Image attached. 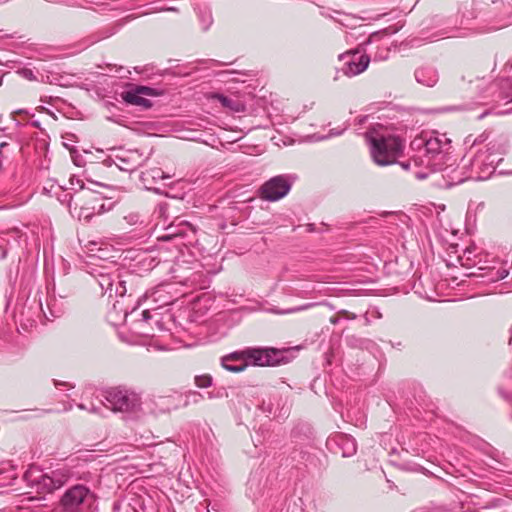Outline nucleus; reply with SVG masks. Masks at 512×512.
<instances>
[{"label": "nucleus", "instance_id": "obj_7", "mask_svg": "<svg viewBox=\"0 0 512 512\" xmlns=\"http://www.w3.org/2000/svg\"><path fill=\"white\" fill-rule=\"evenodd\" d=\"M451 140L445 134H436L425 141L424 149L428 157L427 165L433 170H441L445 160L449 159Z\"/></svg>", "mask_w": 512, "mask_h": 512}, {"label": "nucleus", "instance_id": "obj_23", "mask_svg": "<svg viewBox=\"0 0 512 512\" xmlns=\"http://www.w3.org/2000/svg\"><path fill=\"white\" fill-rule=\"evenodd\" d=\"M126 293H127L126 281L123 280L121 278L120 274L118 273V279H116L115 285H114V296L123 297Z\"/></svg>", "mask_w": 512, "mask_h": 512}, {"label": "nucleus", "instance_id": "obj_44", "mask_svg": "<svg viewBox=\"0 0 512 512\" xmlns=\"http://www.w3.org/2000/svg\"><path fill=\"white\" fill-rule=\"evenodd\" d=\"M477 80H478V81H481V82H483V83H485V84H486V81H485V79H484V78L477 79Z\"/></svg>", "mask_w": 512, "mask_h": 512}, {"label": "nucleus", "instance_id": "obj_9", "mask_svg": "<svg viewBox=\"0 0 512 512\" xmlns=\"http://www.w3.org/2000/svg\"><path fill=\"white\" fill-rule=\"evenodd\" d=\"M291 186L286 175L274 176L260 187V197L271 202L277 201L289 193Z\"/></svg>", "mask_w": 512, "mask_h": 512}, {"label": "nucleus", "instance_id": "obj_2", "mask_svg": "<svg viewBox=\"0 0 512 512\" xmlns=\"http://www.w3.org/2000/svg\"><path fill=\"white\" fill-rule=\"evenodd\" d=\"M77 183L79 184L80 193L76 194L75 198L73 196L70 197L69 207L72 206V202H74L75 207L79 206V219L89 222L93 216L103 214L112 209L113 203L106 206L101 193L85 187L82 180H77Z\"/></svg>", "mask_w": 512, "mask_h": 512}, {"label": "nucleus", "instance_id": "obj_41", "mask_svg": "<svg viewBox=\"0 0 512 512\" xmlns=\"http://www.w3.org/2000/svg\"><path fill=\"white\" fill-rule=\"evenodd\" d=\"M223 394H225L227 396V392L224 389H223V393L218 391L216 394V397H221V396H223Z\"/></svg>", "mask_w": 512, "mask_h": 512}, {"label": "nucleus", "instance_id": "obj_46", "mask_svg": "<svg viewBox=\"0 0 512 512\" xmlns=\"http://www.w3.org/2000/svg\"><path fill=\"white\" fill-rule=\"evenodd\" d=\"M167 10H170V11H176V9H175V8H173V7H170V8H168Z\"/></svg>", "mask_w": 512, "mask_h": 512}, {"label": "nucleus", "instance_id": "obj_33", "mask_svg": "<svg viewBox=\"0 0 512 512\" xmlns=\"http://www.w3.org/2000/svg\"><path fill=\"white\" fill-rule=\"evenodd\" d=\"M141 316H142V320L145 321V322L149 321L151 319V317H152L149 310H144L142 312Z\"/></svg>", "mask_w": 512, "mask_h": 512}, {"label": "nucleus", "instance_id": "obj_12", "mask_svg": "<svg viewBox=\"0 0 512 512\" xmlns=\"http://www.w3.org/2000/svg\"><path fill=\"white\" fill-rule=\"evenodd\" d=\"M93 276L95 277L99 287L104 294H107L109 298L114 296V285L116 279H118V269L113 267V270L107 268L95 269Z\"/></svg>", "mask_w": 512, "mask_h": 512}, {"label": "nucleus", "instance_id": "obj_47", "mask_svg": "<svg viewBox=\"0 0 512 512\" xmlns=\"http://www.w3.org/2000/svg\"><path fill=\"white\" fill-rule=\"evenodd\" d=\"M79 408H81V409H85V406H84L83 404H80V405H79Z\"/></svg>", "mask_w": 512, "mask_h": 512}, {"label": "nucleus", "instance_id": "obj_6", "mask_svg": "<svg viewBox=\"0 0 512 512\" xmlns=\"http://www.w3.org/2000/svg\"><path fill=\"white\" fill-rule=\"evenodd\" d=\"M95 502V495L83 484H76L68 488L60 499V507L64 512H77L85 508L89 512H96L92 508Z\"/></svg>", "mask_w": 512, "mask_h": 512}, {"label": "nucleus", "instance_id": "obj_22", "mask_svg": "<svg viewBox=\"0 0 512 512\" xmlns=\"http://www.w3.org/2000/svg\"><path fill=\"white\" fill-rule=\"evenodd\" d=\"M230 361H224V358H221V365L224 369L230 372L238 373L244 371L248 365L249 362L241 363L240 365H232L229 364Z\"/></svg>", "mask_w": 512, "mask_h": 512}, {"label": "nucleus", "instance_id": "obj_1", "mask_svg": "<svg viewBox=\"0 0 512 512\" xmlns=\"http://www.w3.org/2000/svg\"><path fill=\"white\" fill-rule=\"evenodd\" d=\"M290 349L276 348H247L242 351H235L224 356V361L249 362L254 366H276L287 363V353Z\"/></svg>", "mask_w": 512, "mask_h": 512}, {"label": "nucleus", "instance_id": "obj_4", "mask_svg": "<svg viewBox=\"0 0 512 512\" xmlns=\"http://www.w3.org/2000/svg\"><path fill=\"white\" fill-rule=\"evenodd\" d=\"M104 405L113 412L137 415L142 410L139 394L124 387H111L103 392Z\"/></svg>", "mask_w": 512, "mask_h": 512}, {"label": "nucleus", "instance_id": "obj_34", "mask_svg": "<svg viewBox=\"0 0 512 512\" xmlns=\"http://www.w3.org/2000/svg\"><path fill=\"white\" fill-rule=\"evenodd\" d=\"M126 219L129 220V223L135 224L138 221V216L132 214V215H129L128 217H126Z\"/></svg>", "mask_w": 512, "mask_h": 512}, {"label": "nucleus", "instance_id": "obj_18", "mask_svg": "<svg viewBox=\"0 0 512 512\" xmlns=\"http://www.w3.org/2000/svg\"><path fill=\"white\" fill-rule=\"evenodd\" d=\"M212 98L217 99L223 107H225L233 112L245 111V105L242 102H240L238 100H233L223 94L215 93V94H213Z\"/></svg>", "mask_w": 512, "mask_h": 512}, {"label": "nucleus", "instance_id": "obj_43", "mask_svg": "<svg viewBox=\"0 0 512 512\" xmlns=\"http://www.w3.org/2000/svg\"><path fill=\"white\" fill-rule=\"evenodd\" d=\"M32 125H33L34 127H39V122H38V121H34V122L32 123Z\"/></svg>", "mask_w": 512, "mask_h": 512}, {"label": "nucleus", "instance_id": "obj_48", "mask_svg": "<svg viewBox=\"0 0 512 512\" xmlns=\"http://www.w3.org/2000/svg\"><path fill=\"white\" fill-rule=\"evenodd\" d=\"M203 512H210L209 509L206 507L205 510H203Z\"/></svg>", "mask_w": 512, "mask_h": 512}, {"label": "nucleus", "instance_id": "obj_31", "mask_svg": "<svg viewBox=\"0 0 512 512\" xmlns=\"http://www.w3.org/2000/svg\"><path fill=\"white\" fill-rule=\"evenodd\" d=\"M346 129H347V126H345V127L341 128V129H331V130L329 131L328 136H329V137H332V136H339V135H341V134H342Z\"/></svg>", "mask_w": 512, "mask_h": 512}, {"label": "nucleus", "instance_id": "obj_10", "mask_svg": "<svg viewBox=\"0 0 512 512\" xmlns=\"http://www.w3.org/2000/svg\"><path fill=\"white\" fill-rule=\"evenodd\" d=\"M339 59L343 61L341 71L348 77L364 72L370 63V57L367 54L360 53L357 49L341 54Z\"/></svg>", "mask_w": 512, "mask_h": 512}, {"label": "nucleus", "instance_id": "obj_20", "mask_svg": "<svg viewBox=\"0 0 512 512\" xmlns=\"http://www.w3.org/2000/svg\"><path fill=\"white\" fill-rule=\"evenodd\" d=\"M501 88V99L507 102H512V81L508 78L503 79L501 81Z\"/></svg>", "mask_w": 512, "mask_h": 512}, {"label": "nucleus", "instance_id": "obj_24", "mask_svg": "<svg viewBox=\"0 0 512 512\" xmlns=\"http://www.w3.org/2000/svg\"><path fill=\"white\" fill-rule=\"evenodd\" d=\"M212 377L208 374L198 375L195 377V384L199 388H208L212 385Z\"/></svg>", "mask_w": 512, "mask_h": 512}, {"label": "nucleus", "instance_id": "obj_28", "mask_svg": "<svg viewBox=\"0 0 512 512\" xmlns=\"http://www.w3.org/2000/svg\"><path fill=\"white\" fill-rule=\"evenodd\" d=\"M464 181H465V178H464V177H461V176H459V175H455V176H452V177H451V180H450V181H447V182H446L445 186H446L447 188H450V187H452V186H454V185L461 184V183H463Z\"/></svg>", "mask_w": 512, "mask_h": 512}, {"label": "nucleus", "instance_id": "obj_13", "mask_svg": "<svg viewBox=\"0 0 512 512\" xmlns=\"http://www.w3.org/2000/svg\"><path fill=\"white\" fill-rule=\"evenodd\" d=\"M317 449L307 444L305 446L294 447L290 457L293 461L304 465L305 467L316 468L319 465V459L316 455Z\"/></svg>", "mask_w": 512, "mask_h": 512}, {"label": "nucleus", "instance_id": "obj_3", "mask_svg": "<svg viewBox=\"0 0 512 512\" xmlns=\"http://www.w3.org/2000/svg\"><path fill=\"white\" fill-rule=\"evenodd\" d=\"M365 137L370 144L374 161L380 166L395 163L397 157L403 152V141L398 136L388 135L375 138L370 132H366Z\"/></svg>", "mask_w": 512, "mask_h": 512}, {"label": "nucleus", "instance_id": "obj_26", "mask_svg": "<svg viewBox=\"0 0 512 512\" xmlns=\"http://www.w3.org/2000/svg\"><path fill=\"white\" fill-rule=\"evenodd\" d=\"M72 160L74 164L78 167H82L85 164L83 157L76 151V149H71L70 151Z\"/></svg>", "mask_w": 512, "mask_h": 512}, {"label": "nucleus", "instance_id": "obj_42", "mask_svg": "<svg viewBox=\"0 0 512 512\" xmlns=\"http://www.w3.org/2000/svg\"><path fill=\"white\" fill-rule=\"evenodd\" d=\"M487 114H488V111H486V112L482 113V114L479 116V119H482V118H483L485 115H487Z\"/></svg>", "mask_w": 512, "mask_h": 512}, {"label": "nucleus", "instance_id": "obj_35", "mask_svg": "<svg viewBox=\"0 0 512 512\" xmlns=\"http://www.w3.org/2000/svg\"><path fill=\"white\" fill-rule=\"evenodd\" d=\"M398 30H399V28L394 27V26H390V27L385 29V32L390 33V34H394V33L398 32Z\"/></svg>", "mask_w": 512, "mask_h": 512}, {"label": "nucleus", "instance_id": "obj_11", "mask_svg": "<svg viewBox=\"0 0 512 512\" xmlns=\"http://www.w3.org/2000/svg\"><path fill=\"white\" fill-rule=\"evenodd\" d=\"M145 161L143 154L138 150H127L121 155H116L114 164L122 171L133 172Z\"/></svg>", "mask_w": 512, "mask_h": 512}, {"label": "nucleus", "instance_id": "obj_8", "mask_svg": "<svg viewBox=\"0 0 512 512\" xmlns=\"http://www.w3.org/2000/svg\"><path fill=\"white\" fill-rule=\"evenodd\" d=\"M127 90L121 93L122 100L129 105L139 106L143 110L150 109L153 106L151 100L143 96H162L164 91L162 89L153 88L144 85H135L128 83Z\"/></svg>", "mask_w": 512, "mask_h": 512}, {"label": "nucleus", "instance_id": "obj_36", "mask_svg": "<svg viewBox=\"0 0 512 512\" xmlns=\"http://www.w3.org/2000/svg\"><path fill=\"white\" fill-rule=\"evenodd\" d=\"M166 210H167V205H166V204H160V205H159V213H160L161 215H165Z\"/></svg>", "mask_w": 512, "mask_h": 512}, {"label": "nucleus", "instance_id": "obj_32", "mask_svg": "<svg viewBox=\"0 0 512 512\" xmlns=\"http://www.w3.org/2000/svg\"><path fill=\"white\" fill-rule=\"evenodd\" d=\"M497 273H498V278H500L502 280L508 276L509 271L505 268H499V269H497Z\"/></svg>", "mask_w": 512, "mask_h": 512}, {"label": "nucleus", "instance_id": "obj_39", "mask_svg": "<svg viewBox=\"0 0 512 512\" xmlns=\"http://www.w3.org/2000/svg\"><path fill=\"white\" fill-rule=\"evenodd\" d=\"M5 297H6V308L5 309L7 310V308L9 307L12 295L11 294L9 296L6 295Z\"/></svg>", "mask_w": 512, "mask_h": 512}, {"label": "nucleus", "instance_id": "obj_5", "mask_svg": "<svg viewBox=\"0 0 512 512\" xmlns=\"http://www.w3.org/2000/svg\"><path fill=\"white\" fill-rule=\"evenodd\" d=\"M23 479L31 487H35L37 491L44 493H52L54 490L61 488L69 479L67 470H55L51 474L43 473L36 466H31L23 475Z\"/></svg>", "mask_w": 512, "mask_h": 512}, {"label": "nucleus", "instance_id": "obj_38", "mask_svg": "<svg viewBox=\"0 0 512 512\" xmlns=\"http://www.w3.org/2000/svg\"><path fill=\"white\" fill-rule=\"evenodd\" d=\"M400 165L405 169H410L411 163L410 162H401Z\"/></svg>", "mask_w": 512, "mask_h": 512}, {"label": "nucleus", "instance_id": "obj_16", "mask_svg": "<svg viewBox=\"0 0 512 512\" xmlns=\"http://www.w3.org/2000/svg\"><path fill=\"white\" fill-rule=\"evenodd\" d=\"M343 457H351L357 451V444L351 436L340 434L335 439Z\"/></svg>", "mask_w": 512, "mask_h": 512}, {"label": "nucleus", "instance_id": "obj_27", "mask_svg": "<svg viewBox=\"0 0 512 512\" xmlns=\"http://www.w3.org/2000/svg\"><path fill=\"white\" fill-rule=\"evenodd\" d=\"M482 277H486L489 282H497L501 280L498 278L497 269H490L486 274H483Z\"/></svg>", "mask_w": 512, "mask_h": 512}, {"label": "nucleus", "instance_id": "obj_40", "mask_svg": "<svg viewBox=\"0 0 512 512\" xmlns=\"http://www.w3.org/2000/svg\"><path fill=\"white\" fill-rule=\"evenodd\" d=\"M207 396H208L209 399H213V398L216 397V394L214 392H208Z\"/></svg>", "mask_w": 512, "mask_h": 512}, {"label": "nucleus", "instance_id": "obj_30", "mask_svg": "<svg viewBox=\"0 0 512 512\" xmlns=\"http://www.w3.org/2000/svg\"><path fill=\"white\" fill-rule=\"evenodd\" d=\"M21 74L26 78V79H29V80H35L36 77L35 75L33 74V71L30 70V69H22L21 70Z\"/></svg>", "mask_w": 512, "mask_h": 512}, {"label": "nucleus", "instance_id": "obj_25", "mask_svg": "<svg viewBox=\"0 0 512 512\" xmlns=\"http://www.w3.org/2000/svg\"><path fill=\"white\" fill-rule=\"evenodd\" d=\"M186 400L184 403V406H187L189 402L198 403L202 398L203 395L198 391H189L186 395Z\"/></svg>", "mask_w": 512, "mask_h": 512}, {"label": "nucleus", "instance_id": "obj_21", "mask_svg": "<svg viewBox=\"0 0 512 512\" xmlns=\"http://www.w3.org/2000/svg\"><path fill=\"white\" fill-rule=\"evenodd\" d=\"M315 304L314 303H306L304 305H301V306H296V307H291V308H287V309H278V308H272L270 309V311L274 314H291V313H296V312H299V311H303V310H306V309H309L311 307H313Z\"/></svg>", "mask_w": 512, "mask_h": 512}, {"label": "nucleus", "instance_id": "obj_29", "mask_svg": "<svg viewBox=\"0 0 512 512\" xmlns=\"http://www.w3.org/2000/svg\"><path fill=\"white\" fill-rule=\"evenodd\" d=\"M77 180H79L78 178H76L75 176H72L69 180L70 182V188L71 190H74L77 194L80 193V190H79V184L77 183Z\"/></svg>", "mask_w": 512, "mask_h": 512}, {"label": "nucleus", "instance_id": "obj_37", "mask_svg": "<svg viewBox=\"0 0 512 512\" xmlns=\"http://www.w3.org/2000/svg\"><path fill=\"white\" fill-rule=\"evenodd\" d=\"M427 177V174L426 173H423V172H417L416 173V178L417 179H425Z\"/></svg>", "mask_w": 512, "mask_h": 512}, {"label": "nucleus", "instance_id": "obj_49", "mask_svg": "<svg viewBox=\"0 0 512 512\" xmlns=\"http://www.w3.org/2000/svg\"><path fill=\"white\" fill-rule=\"evenodd\" d=\"M203 512H210L209 509L206 507L205 510H203Z\"/></svg>", "mask_w": 512, "mask_h": 512}, {"label": "nucleus", "instance_id": "obj_19", "mask_svg": "<svg viewBox=\"0 0 512 512\" xmlns=\"http://www.w3.org/2000/svg\"><path fill=\"white\" fill-rule=\"evenodd\" d=\"M169 178V176L165 175L164 172L160 168H151L141 173V180L143 183H147L149 179H165Z\"/></svg>", "mask_w": 512, "mask_h": 512}, {"label": "nucleus", "instance_id": "obj_14", "mask_svg": "<svg viewBox=\"0 0 512 512\" xmlns=\"http://www.w3.org/2000/svg\"><path fill=\"white\" fill-rule=\"evenodd\" d=\"M18 480L16 469L10 463L0 465V488L12 487Z\"/></svg>", "mask_w": 512, "mask_h": 512}, {"label": "nucleus", "instance_id": "obj_45", "mask_svg": "<svg viewBox=\"0 0 512 512\" xmlns=\"http://www.w3.org/2000/svg\"><path fill=\"white\" fill-rule=\"evenodd\" d=\"M331 322H332V323H337V322H338V320H337V319H333V318H332V319H331Z\"/></svg>", "mask_w": 512, "mask_h": 512}, {"label": "nucleus", "instance_id": "obj_17", "mask_svg": "<svg viewBox=\"0 0 512 512\" xmlns=\"http://www.w3.org/2000/svg\"><path fill=\"white\" fill-rule=\"evenodd\" d=\"M170 232L163 236L164 239H172L176 237L186 238L188 234H194L193 226L185 221H181L177 226L170 225L167 227Z\"/></svg>", "mask_w": 512, "mask_h": 512}, {"label": "nucleus", "instance_id": "obj_15", "mask_svg": "<svg viewBox=\"0 0 512 512\" xmlns=\"http://www.w3.org/2000/svg\"><path fill=\"white\" fill-rule=\"evenodd\" d=\"M416 81L427 87H433L438 81L437 71L430 67H421L415 71Z\"/></svg>", "mask_w": 512, "mask_h": 512}]
</instances>
